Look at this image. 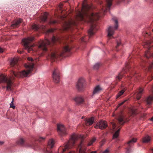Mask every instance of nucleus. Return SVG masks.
Returning <instances> with one entry per match:
<instances>
[{"mask_svg":"<svg viewBox=\"0 0 153 153\" xmlns=\"http://www.w3.org/2000/svg\"><path fill=\"white\" fill-rule=\"evenodd\" d=\"M62 42L64 43V42L60 38L56 37L53 36L51 41L48 39H46L45 41L41 40L39 41L38 43V48L39 50H42L44 52L48 51L49 50L50 52L48 54L49 57L52 60L54 59L65 56V53L69 52L70 51L71 48L67 44H65L61 51H58L54 47L52 49L48 48L49 47H51L56 45L57 43H60Z\"/></svg>","mask_w":153,"mask_h":153,"instance_id":"f257e3e1","label":"nucleus"},{"mask_svg":"<svg viewBox=\"0 0 153 153\" xmlns=\"http://www.w3.org/2000/svg\"><path fill=\"white\" fill-rule=\"evenodd\" d=\"M25 66L27 69V71L23 70L21 72H15L13 71L12 74L13 76L11 77H6L3 74L0 75V83H4L6 85L7 90L11 91L12 87L13 82V80L14 76L17 77H23L27 76L33 70L34 64L33 63L29 65L25 64Z\"/></svg>","mask_w":153,"mask_h":153,"instance_id":"f03ea898","label":"nucleus"},{"mask_svg":"<svg viewBox=\"0 0 153 153\" xmlns=\"http://www.w3.org/2000/svg\"><path fill=\"white\" fill-rule=\"evenodd\" d=\"M126 73L128 74V82L129 84L131 83V81L133 80H134L135 78L138 79V77L140 76L133 70V68L130 65L129 62H126L125 64V68H123L122 71L116 77V80L120 81L123 77V74Z\"/></svg>","mask_w":153,"mask_h":153,"instance_id":"7ed1b4c3","label":"nucleus"},{"mask_svg":"<svg viewBox=\"0 0 153 153\" xmlns=\"http://www.w3.org/2000/svg\"><path fill=\"white\" fill-rule=\"evenodd\" d=\"M144 47L147 48V50L145 52V57L147 59H150L152 61L151 63L149 64V67L145 69L146 71H150L153 70V47L149 41L145 42Z\"/></svg>","mask_w":153,"mask_h":153,"instance_id":"20e7f679","label":"nucleus"},{"mask_svg":"<svg viewBox=\"0 0 153 153\" xmlns=\"http://www.w3.org/2000/svg\"><path fill=\"white\" fill-rule=\"evenodd\" d=\"M33 37H29L25 38L22 40V43L24 45L25 49L27 50L29 53H31L33 51V48L34 45L32 43V42L34 40Z\"/></svg>","mask_w":153,"mask_h":153,"instance_id":"39448f33","label":"nucleus"},{"mask_svg":"<svg viewBox=\"0 0 153 153\" xmlns=\"http://www.w3.org/2000/svg\"><path fill=\"white\" fill-rule=\"evenodd\" d=\"M113 20L115 22V26L113 27L112 26L109 27L108 29V38L112 36L114 34V30L117 29L118 27V22L116 17H113Z\"/></svg>","mask_w":153,"mask_h":153,"instance_id":"423d86ee","label":"nucleus"},{"mask_svg":"<svg viewBox=\"0 0 153 153\" xmlns=\"http://www.w3.org/2000/svg\"><path fill=\"white\" fill-rule=\"evenodd\" d=\"M85 80L83 78H80L76 84V88L79 91H83L85 87Z\"/></svg>","mask_w":153,"mask_h":153,"instance_id":"0eeeda50","label":"nucleus"},{"mask_svg":"<svg viewBox=\"0 0 153 153\" xmlns=\"http://www.w3.org/2000/svg\"><path fill=\"white\" fill-rule=\"evenodd\" d=\"M53 81L56 83H58L60 79L59 71L57 68H55L52 74Z\"/></svg>","mask_w":153,"mask_h":153,"instance_id":"6e6552de","label":"nucleus"},{"mask_svg":"<svg viewBox=\"0 0 153 153\" xmlns=\"http://www.w3.org/2000/svg\"><path fill=\"white\" fill-rule=\"evenodd\" d=\"M65 23L66 25L65 29V30H71L74 27H76L78 24L77 22L74 20L69 21L68 22H65Z\"/></svg>","mask_w":153,"mask_h":153,"instance_id":"1a4fd4ad","label":"nucleus"},{"mask_svg":"<svg viewBox=\"0 0 153 153\" xmlns=\"http://www.w3.org/2000/svg\"><path fill=\"white\" fill-rule=\"evenodd\" d=\"M57 131L59 134L62 136L67 134L66 129L64 126L61 124L57 125Z\"/></svg>","mask_w":153,"mask_h":153,"instance_id":"9d476101","label":"nucleus"},{"mask_svg":"<svg viewBox=\"0 0 153 153\" xmlns=\"http://www.w3.org/2000/svg\"><path fill=\"white\" fill-rule=\"evenodd\" d=\"M137 139L136 138H133L129 141L126 143V153H130L131 152V148L132 146L134 143L136 142Z\"/></svg>","mask_w":153,"mask_h":153,"instance_id":"9b49d317","label":"nucleus"},{"mask_svg":"<svg viewBox=\"0 0 153 153\" xmlns=\"http://www.w3.org/2000/svg\"><path fill=\"white\" fill-rule=\"evenodd\" d=\"M149 89L152 93V95H150L148 96L145 100L147 104L148 105H151L153 102V85L150 86Z\"/></svg>","mask_w":153,"mask_h":153,"instance_id":"f8f14e48","label":"nucleus"},{"mask_svg":"<svg viewBox=\"0 0 153 153\" xmlns=\"http://www.w3.org/2000/svg\"><path fill=\"white\" fill-rule=\"evenodd\" d=\"M107 126V124L106 121L101 120L97 123L94 127L95 128H99L101 129H104Z\"/></svg>","mask_w":153,"mask_h":153,"instance_id":"ddd939ff","label":"nucleus"},{"mask_svg":"<svg viewBox=\"0 0 153 153\" xmlns=\"http://www.w3.org/2000/svg\"><path fill=\"white\" fill-rule=\"evenodd\" d=\"M54 142L53 139H51L49 141L48 145L46 150L47 153H52V151L50 150L51 149H52L54 146Z\"/></svg>","mask_w":153,"mask_h":153,"instance_id":"4468645a","label":"nucleus"},{"mask_svg":"<svg viewBox=\"0 0 153 153\" xmlns=\"http://www.w3.org/2000/svg\"><path fill=\"white\" fill-rule=\"evenodd\" d=\"M78 147L79 149V153H86L85 152L86 146L84 144L83 142H80Z\"/></svg>","mask_w":153,"mask_h":153,"instance_id":"2eb2a0df","label":"nucleus"},{"mask_svg":"<svg viewBox=\"0 0 153 153\" xmlns=\"http://www.w3.org/2000/svg\"><path fill=\"white\" fill-rule=\"evenodd\" d=\"M125 117L124 116L121 112L120 114H119L117 118V120L119 124L120 125H123L125 123L124 119Z\"/></svg>","mask_w":153,"mask_h":153,"instance_id":"dca6fc26","label":"nucleus"},{"mask_svg":"<svg viewBox=\"0 0 153 153\" xmlns=\"http://www.w3.org/2000/svg\"><path fill=\"white\" fill-rule=\"evenodd\" d=\"M22 21V19H19L16 20L13 22V23L11 25V27L13 28H15L19 26L20 24H21Z\"/></svg>","mask_w":153,"mask_h":153,"instance_id":"f3484780","label":"nucleus"},{"mask_svg":"<svg viewBox=\"0 0 153 153\" xmlns=\"http://www.w3.org/2000/svg\"><path fill=\"white\" fill-rule=\"evenodd\" d=\"M73 100L78 104H82L84 102L83 98L80 96H77L74 98Z\"/></svg>","mask_w":153,"mask_h":153,"instance_id":"a211bd4d","label":"nucleus"},{"mask_svg":"<svg viewBox=\"0 0 153 153\" xmlns=\"http://www.w3.org/2000/svg\"><path fill=\"white\" fill-rule=\"evenodd\" d=\"M143 91V89L142 88H140L139 90L138 91L136 92L134 94V97L136 98L137 100H139L141 97Z\"/></svg>","mask_w":153,"mask_h":153,"instance_id":"6ab92c4d","label":"nucleus"},{"mask_svg":"<svg viewBox=\"0 0 153 153\" xmlns=\"http://www.w3.org/2000/svg\"><path fill=\"white\" fill-rule=\"evenodd\" d=\"M18 59L16 58L12 59L10 62V65L12 67H14L16 68H18Z\"/></svg>","mask_w":153,"mask_h":153,"instance_id":"aec40b11","label":"nucleus"},{"mask_svg":"<svg viewBox=\"0 0 153 153\" xmlns=\"http://www.w3.org/2000/svg\"><path fill=\"white\" fill-rule=\"evenodd\" d=\"M94 118L91 117L88 118H86L85 120V125L87 126L91 125L94 123Z\"/></svg>","mask_w":153,"mask_h":153,"instance_id":"412c9836","label":"nucleus"},{"mask_svg":"<svg viewBox=\"0 0 153 153\" xmlns=\"http://www.w3.org/2000/svg\"><path fill=\"white\" fill-rule=\"evenodd\" d=\"M102 90V88L99 85H97L96 86L94 89L93 92V95H94L99 93Z\"/></svg>","mask_w":153,"mask_h":153,"instance_id":"4be33fe9","label":"nucleus"},{"mask_svg":"<svg viewBox=\"0 0 153 153\" xmlns=\"http://www.w3.org/2000/svg\"><path fill=\"white\" fill-rule=\"evenodd\" d=\"M42 29L44 31H46L47 33H52L54 31L55 29L51 28L49 30H47L46 26L44 25H42L41 26Z\"/></svg>","mask_w":153,"mask_h":153,"instance_id":"5701e85b","label":"nucleus"},{"mask_svg":"<svg viewBox=\"0 0 153 153\" xmlns=\"http://www.w3.org/2000/svg\"><path fill=\"white\" fill-rule=\"evenodd\" d=\"M48 14L47 13H45L41 18V22H45L47 20L48 18Z\"/></svg>","mask_w":153,"mask_h":153,"instance_id":"b1692460","label":"nucleus"},{"mask_svg":"<svg viewBox=\"0 0 153 153\" xmlns=\"http://www.w3.org/2000/svg\"><path fill=\"white\" fill-rule=\"evenodd\" d=\"M150 140V137L149 136H146L143 138L142 142L143 143H148Z\"/></svg>","mask_w":153,"mask_h":153,"instance_id":"393cba45","label":"nucleus"},{"mask_svg":"<svg viewBox=\"0 0 153 153\" xmlns=\"http://www.w3.org/2000/svg\"><path fill=\"white\" fill-rule=\"evenodd\" d=\"M126 89L125 88L122 89L121 91H120L117 94V95L116 97L117 98H119L120 96H121L124 93L125 91H126Z\"/></svg>","mask_w":153,"mask_h":153,"instance_id":"a878e982","label":"nucleus"},{"mask_svg":"<svg viewBox=\"0 0 153 153\" xmlns=\"http://www.w3.org/2000/svg\"><path fill=\"white\" fill-rule=\"evenodd\" d=\"M25 142L24 140L22 138H20L17 141V143L19 145L22 146Z\"/></svg>","mask_w":153,"mask_h":153,"instance_id":"bb28decb","label":"nucleus"},{"mask_svg":"<svg viewBox=\"0 0 153 153\" xmlns=\"http://www.w3.org/2000/svg\"><path fill=\"white\" fill-rule=\"evenodd\" d=\"M120 128L113 135V138L115 139L117 138L119 135V132L120 131Z\"/></svg>","mask_w":153,"mask_h":153,"instance_id":"cd10ccee","label":"nucleus"},{"mask_svg":"<svg viewBox=\"0 0 153 153\" xmlns=\"http://www.w3.org/2000/svg\"><path fill=\"white\" fill-rule=\"evenodd\" d=\"M58 23V21L55 20H53L52 19H50L49 22V24L50 25H54L55 24H57Z\"/></svg>","mask_w":153,"mask_h":153,"instance_id":"c85d7f7f","label":"nucleus"},{"mask_svg":"<svg viewBox=\"0 0 153 153\" xmlns=\"http://www.w3.org/2000/svg\"><path fill=\"white\" fill-rule=\"evenodd\" d=\"M101 65V64L99 63H97L95 64L93 66V68L94 70H97Z\"/></svg>","mask_w":153,"mask_h":153,"instance_id":"c756f323","label":"nucleus"},{"mask_svg":"<svg viewBox=\"0 0 153 153\" xmlns=\"http://www.w3.org/2000/svg\"><path fill=\"white\" fill-rule=\"evenodd\" d=\"M32 29L35 30H37L39 28H40V26L36 24H34L32 25Z\"/></svg>","mask_w":153,"mask_h":153,"instance_id":"7c9ffc66","label":"nucleus"},{"mask_svg":"<svg viewBox=\"0 0 153 153\" xmlns=\"http://www.w3.org/2000/svg\"><path fill=\"white\" fill-rule=\"evenodd\" d=\"M96 138H93L92 140L89 142L88 144V146H90L92 145L93 143H94L96 140Z\"/></svg>","mask_w":153,"mask_h":153,"instance_id":"2f4dec72","label":"nucleus"},{"mask_svg":"<svg viewBox=\"0 0 153 153\" xmlns=\"http://www.w3.org/2000/svg\"><path fill=\"white\" fill-rule=\"evenodd\" d=\"M14 100L13 98H12V101L10 103V107L13 108V109L15 108V107L14 105H13V102Z\"/></svg>","mask_w":153,"mask_h":153,"instance_id":"473e14b6","label":"nucleus"},{"mask_svg":"<svg viewBox=\"0 0 153 153\" xmlns=\"http://www.w3.org/2000/svg\"><path fill=\"white\" fill-rule=\"evenodd\" d=\"M117 45L116 46V51H117L118 50L117 49L121 45V43L120 42V41H117Z\"/></svg>","mask_w":153,"mask_h":153,"instance_id":"72a5a7b5","label":"nucleus"},{"mask_svg":"<svg viewBox=\"0 0 153 153\" xmlns=\"http://www.w3.org/2000/svg\"><path fill=\"white\" fill-rule=\"evenodd\" d=\"M142 34L143 36H146V35H149V33H148L146 31L143 32Z\"/></svg>","mask_w":153,"mask_h":153,"instance_id":"f704fd0d","label":"nucleus"},{"mask_svg":"<svg viewBox=\"0 0 153 153\" xmlns=\"http://www.w3.org/2000/svg\"><path fill=\"white\" fill-rule=\"evenodd\" d=\"M45 140V138L42 137H40L38 139V140L39 142H40L44 140Z\"/></svg>","mask_w":153,"mask_h":153,"instance_id":"c9c22d12","label":"nucleus"},{"mask_svg":"<svg viewBox=\"0 0 153 153\" xmlns=\"http://www.w3.org/2000/svg\"><path fill=\"white\" fill-rule=\"evenodd\" d=\"M86 37H82L81 38V41L82 42H85V40H86Z\"/></svg>","mask_w":153,"mask_h":153,"instance_id":"e433bc0d","label":"nucleus"},{"mask_svg":"<svg viewBox=\"0 0 153 153\" xmlns=\"http://www.w3.org/2000/svg\"><path fill=\"white\" fill-rule=\"evenodd\" d=\"M27 59L28 60H29L30 61H31L32 62L33 61V59L32 58H31L30 57H28L27 58Z\"/></svg>","mask_w":153,"mask_h":153,"instance_id":"4c0bfd02","label":"nucleus"},{"mask_svg":"<svg viewBox=\"0 0 153 153\" xmlns=\"http://www.w3.org/2000/svg\"><path fill=\"white\" fill-rule=\"evenodd\" d=\"M113 127L114 129H115L116 127V124L114 123H113L112 124Z\"/></svg>","mask_w":153,"mask_h":153,"instance_id":"58836bf2","label":"nucleus"},{"mask_svg":"<svg viewBox=\"0 0 153 153\" xmlns=\"http://www.w3.org/2000/svg\"><path fill=\"white\" fill-rule=\"evenodd\" d=\"M109 152V151L108 149H106L102 153H108Z\"/></svg>","mask_w":153,"mask_h":153,"instance_id":"ea45409f","label":"nucleus"},{"mask_svg":"<svg viewBox=\"0 0 153 153\" xmlns=\"http://www.w3.org/2000/svg\"><path fill=\"white\" fill-rule=\"evenodd\" d=\"M153 79V76L150 77L148 78V79L149 81H151L152 79Z\"/></svg>","mask_w":153,"mask_h":153,"instance_id":"a19ab883","label":"nucleus"},{"mask_svg":"<svg viewBox=\"0 0 153 153\" xmlns=\"http://www.w3.org/2000/svg\"><path fill=\"white\" fill-rule=\"evenodd\" d=\"M3 52V50L2 48L0 47V53H2Z\"/></svg>","mask_w":153,"mask_h":153,"instance_id":"79ce46f5","label":"nucleus"},{"mask_svg":"<svg viewBox=\"0 0 153 153\" xmlns=\"http://www.w3.org/2000/svg\"><path fill=\"white\" fill-rule=\"evenodd\" d=\"M4 143V141H0V145H2Z\"/></svg>","mask_w":153,"mask_h":153,"instance_id":"37998d69","label":"nucleus"},{"mask_svg":"<svg viewBox=\"0 0 153 153\" xmlns=\"http://www.w3.org/2000/svg\"><path fill=\"white\" fill-rule=\"evenodd\" d=\"M63 5L62 4H60L59 7H60V8L61 9L62 8V7H63Z\"/></svg>","mask_w":153,"mask_h":153,"instance_id":"c03bdc74","label":"nucleus"},{"mask_svg":"<svg viewBox=\"0 0 153 153\" xmlns=\"http://www.w3.org/2000/svg\"><path fill=\"white\" fill-rule=\"evenodd\" d=\"M124 102H124H124H122L121 103H120V104H119V106H120V105H122V104H123V103Z\"/></svg>","mask_w":153,"mask_h":153,"instance_id":"a18cd8bd","label":"nucleus"},{"mask_svg":"<svg viewBox=\"0 0 153 153\" xmlns=\"http://www.w3.org/2000/svg\"><path fill=\"white\" fill-rule=\"evenodd\" d=\"M124 102H124H124H122L121 103H120V104H119V106H120V105H122V104H123V103Z\"/></svg>","mask_w":153,"mask_h":153,"instance_id":"49530a36","label":"nucleus"},{"mask_svg":"<svg viewBox=\"0 0 153 153\" xmlns=\"http://www.w3.org/2000/svg\"><path fill=\"white\" fill-rule=\"evenodd\" d=\"M132 114H135L134 111L133 110H132Z\"/></svg>","mask_w":153,"mask_h":153,"instance_id":"de8ad7c7","label":"nucleus"},{"mask_svg":"<svg viewBox=\"0 0 153 153\" xmlns=\"http://www.w3.org/2000/svg\"><path fill=\"white\" fill-rule=\"evenodd\" d=\"M69 153H75V152L73 151H71Z\"/></svg>","mask_w":153,"mask_h":153,"instance_id":"09e8293b","label":"nucleus"},{"mask_svg":"<svg viewBox=\"0 0 153 153\" xmlns=\"http://www.w3.org/2000/svg\"><path fill=\"white\" fill-rule=\"evenodd\" d=\"M97 152L96 151H92L90 153H96Z\"/></svg>","mask_w":153,"mask_h":153,"instance_id":"8fccbe9b","label":"nucleus"},{"mask_svg":"<svg viewBox=\"0 0 153 153\" xmlns=\"http://www.w3.org/2000/svg\"><path fill=\"white\" fill-rule=\"evenodd\" d=\"M150 120L152 121H153V117L151 118Z\"/></svg>","mask_w":153,"mask_h":153,"instance_id":"3c124183","label":"nucleus"},{"mask_svg":"<svg viewBox=\"0 0 153 153\" xmlns=\"http://www.w3.org/2000/svg\"><path fill=\"white\" fill-rule=\"evenodd\" d=\"M20 53H22V51H20Z\"/></svg>","mask_w":153,"mask_h":153,"instance_id":"603ef678","label":"nucleus"},{"mask_svg":"<svg viewBox=\"0 0 153 153\" xmlns=\"http://www.w3.org/2000/svg\"><path fill=\"white\" fill-rule=\"evenodd\" d=\"M152 153H153V149H152Z\"/></svg>","mask_w":153,"mask_h":153,"instance_id":"864d4df0","label":"nucleus"},{"mask_svg":"<svg viewBox=\"0 0 153 153\" xmlns=\"http://www.w3.org/2000/svg\"><path fill=\"white\" fill-rule=\"evenodd\" d=\"M143 61L144 63H145V62H145V61H144V60H143V61Z\"/></svg>","mask_w":153,"mask_h":153,"instance_id":"5fc2aeb1","label":"nucleus"},{"mask_svg":"<svg viewBox=\"0 0 153 153\" xmlns=\"http://www.w3.org/2000/svg\"><path fill=\"white\" fill-rule=\"evenodd\" d=\"M83 117H82V119H83Z\"/></svg>","mask_w":153,"mask_h":153,"instance_id":"6e6d98bb","label":"nucleus"},{"mask_svg":"<svg viewBox=\"0 0 153 153\" xmlns=\"http://www.w3.org/2000/svg\"><path fill=\"white\" fill-rule=\"evenodd\" d=\"M31 146V145H30V146Z\"/></svg>","mask_w":153,"mask_h":153,"instance_id":"4d7b16f0","label":"nucleus"},{"mask_svg":"<svg viewBox=\"0 0 153 153\" xmlns=\"http://www.w3.org/2000/svg\"><path fill=\"white\" fill-rule=\"evenodd\" d=\"M152 32H153V29L152 30Z\"/></svg>","mask_w":153,"mask_h":153,"instance_id":"13d9d810","label":"nucleus"}]
</instances>
